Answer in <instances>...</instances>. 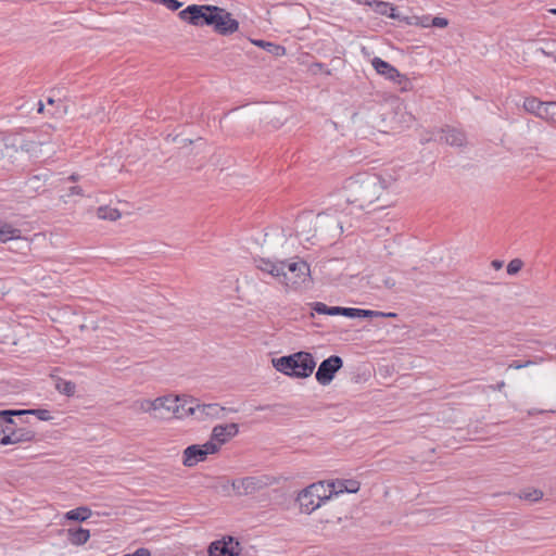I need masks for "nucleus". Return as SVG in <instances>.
I'll use <instances>...</instances> for the list:
<instances>
[{
	"label": "nucleus",
	"mask_w": 556,
	"mask_h": 556,
	"mask_svg": "<svg viewBox=\"0 0 556 556\" xmlns=\"http://www.w3.org/2000/svg\"><path fill=\"white\" fill-rule=\"evenodd\" d=\"M395 182V178L389 174L359 173L345 180L343 193L346 202L364 210L376 202H386L383 195ZM386 206L381 203L378 207Z\"/></svg>",
	"instance_id": "obj_1"
},
{
	"label": "nucleus",
	"mask_w": 556,
	"mask_h": 556,
	"mask_svg": "<svg viewBox=\"0 0 556 556\" xmlns=\"http://www.w3.org/2000/svg\"><path fill=\"white\" fill-rule=\"evenodd\" d=\"M256 267L275 277L279 283L290 290L299 289L311 277L309 265L299 258L277 262L261 258L257 261Z\"/></svg>",
	"instance_id": "obj_2"
},
{
	"label": "nucleus",
	"mask_w": 556,
	"mask_h": 556,
	"mask_svg": "<svg viewBox=\"0 0 556 556\" xmlns=\"http://www.w3.org/2000/svg\"><path fill=\"white\" fill-rule=\"evenodd\" d=\"M271 363L277 371L301 379L308 378L316 367L314 356L309 352L304 351L273 358Z\"/></svg>",
	"instance_id": "obj_3"
},
{
	"label": "nucleus",
	"mask_w": 556,
	"mask_h": 556,
	"mask_svg": "<svg viewBox=\"0 0 556 556\" xmlns=\"http://www.w3.org/2000/svg\"><path fill=\"white\" fill-rule=\"evenodd\" d=\"M217 12H222V8L210 4H191L178 13L181 21L193 26H215L217 22Z\"/></svg>",
	"instance_id": "obj_4"
},
{
	"label": "nucleus",
	"mask_w": 556,
	"mask_h": 556,
	"mask_svg": "<svg viewBox=\"0 0 556 556\" xmlns=\"http://www.w3.org/2000/svg\"><path fill=\"white\" fill-rule=\"evenodd\" d=\"M330 495L327 494V489L323 482L312 483L303 489L296 497L300 510L304 514H312L323 503L328 501Z\"/></svg>",
	"instance_id": "obj_5"
},
{
	"label": "nucleus",
	"mask_w": 556,
	"mask_h": 556,
	"mask_svg": "<svg viewBox=\"0 0 556 556\" xmlns=\"http://www.w3.org/2000/svg\"><path fill=\"white\" fill-rule=\"evenodd\" d=\"M217 453L216 444L208 443V441L202 445L193 444L188 446L184 451L182 464L186 467H193L201 462H204L207 455Z\"/></svg>",
	"instance_id": "obj_6"
},
{
	"label": "nucleus",
	"mask_w": 556,
	"mask_h": 556,
	"mask_svg": "<svg viewBox=\"0 0 556 556\" xmlns=\"http://www.w3.org/2000/svg\"><path fill=\"white\" fill-rule=\"evenodd\" d=\"M342 358L338 355H331L320 363L315 378L319 384L328 386L333 380L336 374L342 368Z\"/></svg>",
	"instance_id": "obj_7"
},
{
	"label": "nucleus",
	"mask_w": 556,
	"mask_h": 556,
	"mask_svg": "<svg viewBox=\"0 0 556 556\" xmlns=\"http://www.w3.org/2000/svg\"><path fill=\"white\" fill-rule=\"evenodd\" d=\"M228 412L237 413V409L224 407L218 403L201 404L197 400L194 419L198 421L222 419Z\"/></svg>",
	"instance_id": "obj_8"
},
{
	"label": "nucleus",
	"mask_w": 556,
	"mask_h": 556,
	"mask_svg": "<svg viewBox=\"0 0 556 556\" xmlns=\"http://www.w3.org/2000/svg\"><path fill=\"white\" fill-rule=\"evenodd\" d=\"M240 552V543L232 536H224L212 542L208 546L210 556H239Z\"/></svg>",
	"instance_id": "obj_9"
},
{
	"label": "nucleus",
	"mask_w": 556,
	"mask_h": 556,
	"mask_svg": "<svg viewBox=\"0 0 556 556\" xmlns=\"http://www.w3.org/2000/svg\"><path fill=\"white\" fill-rule=\"evenodd\" d=\"M267 483L258 477H245L232 481L231 486L239 496L251 495L264 489Z\"/></svg>",
	"instance_id": "obj_10"
},
{
	"label": "nucleus",
	"mask_w": 556,
	"mask_h": 556,
	"mask_svg": "<svg viewBox=\"0 0 556 556\" xmlns=\"http://www.w3.org/2000/svg\"><path fill=\"white\" fill-rule=\"evenodd\" d=\"M238 424L231 422L226 425H217L212 430L211 440L208 441V443L216 444L218 452L220 446L230 441L232 438H235L238 434Z\"/></svg>",
	"instance_id": "obj_11"
},
{
	"label": "nucleus",
	"mask_w": 556,
	"mask_h": 556,
	"mask_svg": "<svg viewBox=\"0 0 556 556\" xmlns=\"http://www.w3.org/2000/svg\"><path fill=\"white\" fill-rule=\"evenodd\" d=\"M35 439V432L28 428H13L10 425L4 435L0 438L1 445L18 444L31 442Z\"/></svg>",
	"instance_id": "obj_12"
},
{
	"label": "nucleus",
	"mask_w": 556,
	"mask_h": 556,
	"mask_svg": "<svg viewBox=\"0 0 556 556\" xmlns=\"http://www.w3.org/2000/svg\"><path fill=\"white\" fill-rule=\"evenodd\" d=\"M217 22L214 30L220 35L227 36L236 33L239 28L237 20L232 18L231 13L222 8V12H217Z\"/></svg>",
	"instance_id": "obj_13"
},
{
	"label": "nucleus",
	"mask_w": 556,
	"mask_h": 556,
	"mask_svg": "<svg viewBox=\"0 0 556 556\" xmlns=\"http://www.w3.org/2000/svg\"><path fill=\"white\" fill-rule=\"evenodd\" d=\"M180 402H175L173 408V417L177 419H184L195 416V403L197 399L188 395H179Z\"/></svg>",
	"instance_id": "obj_14"
},
{
	"label": "nucleus",
	"mask_w": 556,
	"mask_h": 556,
	"mask_svg": "<svg viewBox=\"0 0 556 556\" xmlns=\"http://www.w3.org/2000/svg\"><path fill=\"white\" fill-rule=\"evenodd\" d=\"M175 402H180L179 395L166 394L154 399L155 419H164L166 415H173Z\"/></svg>",
	"instance_id": "obj_15"
},
{
	"label": "nucleus",
	"mask_w": 556,
	"mask_h": 556,
	"mask_svg": "<svg viewBox=\"0 0 556 556\" xmlns=\"http://www.w3.org/2000/svg\"><path fill=\"white\" fill-rule=\"evenodd\" d=\"M441 140L452 147H463L466 143L465 134L453 127H445L441 130Z\"/></svg>",
	"instance_id": "obj_16"
},
{
	"label": "nucleus",
	"mask_w": 556,
	"mask_h": 556,
	"mask_svg": "<svg viewBox=\"0 0 556 556\" xmlns=\"http://www.w3.org/2000/svg\"><path fill=\"white\" fill-rule=\"evenodd\" d=\"M371 65L379 75L384 76L391 81H393L395 77H400V72L393 65L378 56L372 59Z\"/></svg>",
	"instance_id": "obj_17"
},
{
	"label": "nucleus",
	"mask_w": 556,
	"mask_h": 556,
	"mask_svg": "<svg viewBox=\"0 0 556 556\" xmlns=\"http://www.w3.org/2000/svg\"><path fill=\"white\" fill-rule=\"evenodd\" d=\"M67 538L68 541L76 546L85 544L89 538L90 532L88 529L79 528H70L67 529Z\"/></svg>",
	"instance_id": "obj_18"
},
{
	"label": "nucleus",
	"mask_w": 556,
	"mask_h": 556,
	"mask_svg": "<svg viewBox=\"0 0 556 556\" xmlns=\"http://www.w3.org/2000/svg\"><path fill=\"white\" fill-rule=\"evenodd\" d=\"M523 108L531 114L543 119L546 102L540 101L538 98H527L523 102Z\"/></svg>",
	"instance_id": "obj_19"
},
{
	"label": "nucleus",
	"mask_w": 556,
	"mask_h": 556,
	"mask_svg": "<svg viewBox=\"0 0 556 556\" xmlns=\"http://www.w3.org/2000/svg\"><path fill=\"white\" fill-rule=\"evenodd\" d=\"M131 409L136 413H146L150 414L153 418H155V404L154 400L150 399H138L131 404Z\"/></svg>",
	"instance_id": "obj_20"
},
{
	"label": "nucleus",
	"mask_w": 556,
	"mask_h": 556,
	"mask_svg": "<svg viewBox=\"0 0 556 556\" xmlns=\"http://www.w3.org/2000/svg\"><path fill=\"white\" fill-rule=\"evenodd\" d=\"M21 238V230L0 222V242H7Z\"/></svg>",
	"instance_id": "obj_21"
},
{
	"label": "nucleus",
	"mask_w": 556,
	"mask_h": 556,
	"mask_svg": "<svg viewBox=\"0 0 556 556\" xmlns=\"http://www.w3.org/2000/svg\"><path fill=\"white\" fill-rule=\"evenodd\" d=\"M91 516V509L87 506H80L75 509L68 510L64 517L66 520L85 521Z\"/></svg>",
	"instance_id": "obj_22"
},
{
	"label": "nucleus",
	"mask_w": 556,
	"mask_h": 556,
	"mask_svg": "<svg viewBox=\"0 0 556 556\" xmlns=\"http://www.w3.org/2000/svg\"><path fill=\"white\" fill-rule=\"evenodd\" d=\"M543 495L544 494L540 489L529 488V489L522 490L518 494V497L520 500L529 501L531 503H536L543 498Z\"/></svg>",
	"instance_id": "obj_23"
},
{
	"label": "nucleus",
	"mask_w": 556,
	"mask_h": 556,
	"mask_svg": "<svg viewBox=\"0 0 556 556\" xmlns=\"http://www.w3.org/2000/svg\"><path fill=\"white\" fill-rule=\"evenodd\" d=\"M55 389L62 394L72 396V395H74V393L76 391V386L72 381H68V380H65L62 378H58L55 381Z\"/></svg>",
	"instance_id": "obj_24"
},
{
	"label": "nucleus",
	"mask_w": 556,
	"mask_h": 556,
	"mask_svg": "<svg viewBox=\"0 0 556 556\" xmlns=\"http://www.w3.org/2000/svg\"><path fill=\"white\" fill-rule=\"evenodd\" d=\"M12 416H16V410H1L0 412V438L7 432V428L13 425Z\"/></svg>",
	"instance_id": "obj_25"
},
{
	"label": "nucleus",
	"mask_w": 556,
	"mask_h": 556,
	"mask_svg": "<svg viewBox=\"0 0 556 556\" xmlns=\"http://www.w3.org/2000/svg\"><path fill=\"white\" fill-rule=\"evenodd\" d=\"M100 219L116 220L121 217V213L117 208L110 206H100L97 213Z\"/></svg>",
	"instance_id": "obj_26"
},
{
	"label": "nucleus",
	"mask_w": 556,
	"mask_h": 556,
	"mask_svg": "<svg viewBox=\"0 0 556 556\" xmlns=\"http://www.w3.org/2000/svg\"><path fill=\"white\" fill-rule=\"evenodd\" d=\"M374 11L380 15H387L392 18L396 17V15L394 14L395 9L388 2L376 1L374 4Z\"/></svg>",
	"instance_id": "obj_27"
},
{
	"label": "nucleus",
	"mask_w": 556,
	"mask_h": 556,
	"mask_svg": "<svg viewBox=\"0 0 556 556\" xmlns=\"http://www.w3.org/2000/svg\"><path fill=\"white\" fill-rule=\"evenodd\" d=\"M31 414L36 415L38 419L48 421L52 419L51 413L48 409H25V410H16V416Z\"/></svg>",
	"instance_id": "obj_28"
},
{
	"label": "nucleus",
	"mask_w": 556,
	"mask_h": 556,
	"mask_svg": "<svg viewBox=\"0 0 556 556\" xmlns=\"http://www.w3.org/2000/svg\"><path fill=\"white\" fill-rule=\"evenodd\" d=\"M314 311H316L318 314H326V315H339L340 307L339 306H327L324 303L316 302L314 304Z\"/></svg>",
	"instance_id": "obj_29"
},
{
	"label": "nucleus",
	"mask_w": 556,
	"mask_h": 556,
	"mask_svg": "<svg viewBox=\"0 0 556 556\" xmlns=\"http://www.w3.org/2000/svg\"><path fill=\"white\" fill-rule=\"evenodd\" d=\"M340 489L338 492L356 493L359 490V482L356 480H344L339 483Z\"/></svg>",
	"instance_id": "obj_30"
},
{
	"label": "nucleus",
	"mask_w": 556,
	"mask_h": 556,
	"mask_svg": "<svg viewBox=\"0 0 556 556\" xmlns=\"http://www.w3.org/2000/svg\"><path fill=\"white\" fill-rule=\"evenodd\" d=\"M543 119L556 123V102H546Z\"/></svg>",
	"instance_id": "obj_31"
},
{
	"label": "nucleus",
	"mask_w": 556,
	"mask_h": 556,
	"mask_svg": "<svg viewBox=\"0 0 556 556\" xmlns=\"http://www.w3.org/2000/svg\"><path fill=\"white\" fill-rule=\"evenodd\" d=\"M393 83L400 87L401 91H408V90H412V88H413L412 81L405 75H403L401 73H400V77H395Z\"/></svg>",
	"instance_id": "obj_32"
},
{
	"label": "nucleus",
	"mask_w": 556,
	"mask_h": 556,
	"mask_svg": "<svg viewBox=\"0 0 556 556\" xmlns=\"http://www.w3.org/2000/svg\"><path fill=\"white\" fill-rule=\"evenodd\" d=\"M47 103L49 105H54L56 103V100L51 98V97H49L47 99ZM66 113H67V106L65 104H63L62 101L59 100L58 101V108H56V110L54 112L51 113V115L62 116V115H64Z\"/></svg>",
	"instance_id": "obj_33"
},
{
	"label": "nucleus",
	"mask_w": 556,
	"mask_h": 556,
	"mask_svg": "<svg viewBox=\"0 0 556 556\" xmlns=\"http://www.w3.org/2000/svg\"><path fill=\"white\" fill-rule=\"evenodd\" d=\"M523 266V262L520 258H514L511 260L506 267L508 275H516L521 270Z\"/></svg>",
	"instance_id": "obj_34"
},
{
	"label": "nucleus",
	"mask_w": 556,
	"mask_h": 556,
	"mask_svg": "<svg viewBox=\"0 0 556 556\" xmlns=\"http://www.w3.org/2000/svg\"><path fill=\"white\" fill-rule=\"evenodd\" d=\"M339 315H343L350 318H355L359 316V308L352 307H340Z\"/></svg>",
	"instance_id": "obj_35"
},
{
	"label": "nucleus",
	"mask_w": 556,
	"mask_h": 556,
	"mask_svg": "<svg viewBox=\"0 0 556 556\" xmlns=\"http://www.w3.org/2000/svg\"><path fill=\"white\" fill-rule=\"evenodd\" d=\"M448 25V21L445 17L435 16L431 18V26L432 27H439L444 28Z\"/></svg>",
	"instance_id": "obj_36"
},
{
	"label": "nucleus",
	"mask_w": 556,
	"mask_h": 556,
	"mask_svg": "<svg viewBox=\"0 0 556 556\" xmlns=\"http://www.w3.org/2000/svg\"><path fill=\"white\" fill-rule=\"evenodd\" d=\"M162 4H164L170 11H176L182 5V3L178 0H162Z\"/></svg>",
	"instance_id": "obj_37"
},
{
	"label": "nucleus",
	"mask_w": 556,
	"mask_h": 556,
	"mask_svg": "<svg viewBox=\"0 0 556 556\" xmlns=\"http://www.w3.org/2000/svg\"><path fill=\"white\" fill-rule=\"evenodd\" d=\"M255 45L262 47V48H265V47H273L275 50H280L282 53L285 52V48L280 47V46H277L275 43H271V42H265L263 40H260V41H254Z\"/></svg>",
	"instance_id": "obj_38"
},
{
	"label": "nucleus",
	"mask_w": 556,
	"mask_h": 556,
	"mask_svg": "<svg viewBox=\"0 0 556 556\" xmlns=\"http://www.w3.org/2000/svg\"><path fill=\"white\" fill-rule=\"evenodd\" d=\"M328 523H329V521H328V520H326V521L320 520V521H319V523H318V526H317V529H319V530H320V532H321L324 535H326V536H331V533H329V531H328Z\"/></svg>",
	"instance_id": "obj_39"
},
{
	"label": "nucleus",
	"mask_w": 556,
	"mask_h": 556,
	"mask_svg": "<svg viewBox=\"0 0 556 556\" xmlns=\"http://www.w3.org/2000/svg\"><path fill=\"white\" fill-rule=\"evenodd\" d=\"M381 312L377 311H369V309H361L359 308V316L358 317H374L380 315Z\"/></svg>",
	"instance_id": "obj_40"
},
{
	"label": "nucleus",
	"mask_w": 556,
	"mask_h": 556,
	"mask_svg": "<svg viewBox=\"0 0 556 556\" xmlns=\"http://www.w3.org/2000/svg\"><path fill=\"white\" fill-rule=\"evenodd\" d=\"M532 364H533V362H531V361H527L526 363L514 362L509 365V368L521 369V368L528 367Z\"/></svg>",
	"instance_id": "obj_41"
},
{
	"label": "nucleus",
	"mask_w": 556,
	"mask_h": 556,
	"mask_svg": "<svg viewBox=\"0 0 556 556\" xmlns=\"http://www.w3.org/2000/svg\"><path fill=\"white\" fill-rule=\"evenodd\" d=\"M67 195L68 197H71V195H80L81 197V195H84V192L80 187L75 186V187L70 188Z\"/></svg>",
	"instance_id": "obj_42"
},
{
	"label": "nucleus",
	"mask_w": 556,
	"mask_h": 556,
	"mask_svg": "<svg viewBox=\"0 0 556 556\" xmlns=\"http://www.w3.org/2000/svg\"><path fill=\"white\" fill-rule=\"evenodd\" d=\"M418 25L422 27H430L431 26V17L430 16H422L419 18Z\"/></svg>",
	"instance_id": "obj_43"
},
{
	"label": "nucleus",
	"mask_w": 556,
	"mask_h": 556,
	"mask_svg": "<svg viewBox=\"0 0 556 556\" xmlns=\"http://www.w3.org/2000/svg\"><path fill=\"white\" fill-rule=\"evenodd\" d=\"M382 282H383V286L386 288H388V289H392L396 285L395 280L393 278H391V277H388V278L383 279Z\"/></svg>",
	"instance_id": "obj_44"
},
{
	"label": "nucleus",
	"mask_w": 556,
	"mask_h": 556,
	"mask_svg": "<svg viewBox=\"0 0 556 556\" xmlns=\"http://www.w3.org/2000/svg\"><path fill=\"white\" fill-rule=\"evenodd\" d=\"M359 4H365L369 7H374L376 0H355Z\"/></svg>",
	"instance_id": "obj_45"
},
{
	"label": "nucleus",
	"mask_w": 556,
	"mask_h": 556,
	"mask_svg": "<svg viewBox=\"0 0 556 556\" xmlns=\"http://www.w3.org/2000/svg\"><path fill=\"white\" fill-rule=\"evenodd\" d=\"M492 266L495 268V269H501L503 267V262L502 261H498V260H494L492 262Z\"/></svg>",
	"instance_id": "obj_46"
},
{
	"label": "nucleus",
	"mask_w": 556,
	"mask_h": 556,
	"mask_svg": "<svg viewBox=\"0 0 556 556\" xmlns=\"http://www.w3.org/2000/svg\"><path fill=\"white\" fill-rule=\"evenodd\" d=\"M379 316H384V317H395L396 314L395 313H382L379 315Z\"/></svg>",
	"instance_id": "obj_47"
},
{
	"label": "nucleus",
	"mask_w": 556,
	"mask_h": 556,
	"mask_svg": "<svg viewBox=\"0 0 556 556\" xmlns=\"http://www.w3.org/2000/svg\"><path fill=\"white\" fill-rule=\"evenodd\" d=\"M43 110H45V105H43V103L40 101V102L38 103V113H42V112H43Z\"/></svg>",
	"instance_id": "obj_48"
},
{
	"label": "nucleus",
	"mask_w": 556,
	"mask_h": 556,
	"mask_svg": "<svg viewBox=\"0 0 556 556\" xmlns=\"http://www.w3.org/2000/svg\"><path fill=\"white\" fill-rule=\"evenodd\" d=\"M67 179L71 181H76V180H78V176L76 174H73Z\"/></svg>",
	"instance_id": "obj_49"
},
{
	"label": "nucleus",
	"mask_w": 556,
	"mask_h": 556,
	"mask_svg": "<svg viewBox=\"0 0 556 556\" xmlns=\"http://www.w3.org/2000/svg\"><path fill=\"white\" fill-rule=\"evenodd\" d=\"M265 48H266L269 52L275 51V52H276V54H279V52H278L279 50H275L273 47H265Z\"/></svg>",
	"instance_id": "obj_50"
},
{
	"label": "nucleus",
	"mask_w": 556,
	"mask_h": 556,
	"mask_svg": "<svg viewBox=\"0 0 556 556\" xmlns=\"http://www.w3.org/2000/svg\"><path fill=\"white\" fill-rule=\"evenodd\" d=\"M504 387H505V382H504V381H501V382L497 384V390H502Z\"/></svg>",
	"instance_id": "obj_51"
},
{
	"label": "nucleus",
	"mask_w": 556,
	"mask_h": 556,
	"mask_svg": "<svg viewBox=\"0 0 556 556\" xmlns=\"http://www.w3.org/2000/svg\"><path fill=\"white\" fill-rule=\"evenodd\" d=\"M549 13H552V14L556 15V9H551V10H549Z\"/></svg>",
	"instance_id": "obj_52"
},
{
	"label": "nucleus",
	"mask_w": 556,
	"mask_h": 556,
	"mask_svg": "<svg viewBox=\"0 0 556 556\" xmlns=\"http://www.w3.org/2000/svg\"><path fill=\"white\" fill-rule=\"evenodd\" d=\"M2 157V150L0 149V159Z\"/></svg>",
	"instance_id": "obj_53"
}]
</instances>
